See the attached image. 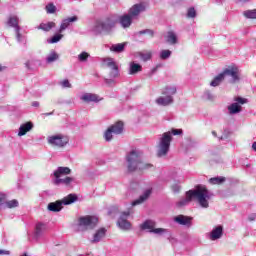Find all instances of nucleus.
Returning <instances> with one entry per match:
<instances>
[{"label": "nucleus", "instance_id": "20e7f679", "mask_svg": "<svg viewBox=\"0 0 256 256\" xmlns=\"http://www.w3.org/2000/svg\"><path fill=\"white\" fill-rule=\"evenodd\" d=\"M171 141H173V137L171 136V132L163 133L162 137L160 138V142L158 144V157H165L169 153V149L171 147Z\"/></svg>", "mask_w": 256, "mask_h": 256}, {"label": "nucleus", "instance_id": "423d86ee", "mask_svg": "<svg viewBox=\"0 0 256 256\" xmlns=\"http://www.w3.org/2000/svg\"><path fill=\"white\" fill-rule=\"evenodd\" d=\"M48 143L52 147H65L69 143V137L62 134L52 135L48 137Z\"/></svg>", "mask_w": 256, "mask_h": 256}, {"label": "nucleus", "instance_id": "e2e57ef3", "mask_svg": "<svg viewBox=\"0 0 256 256\" xmlns=\"http://www.w3.org/2000/svg\"><path fill=\"white\" fill-rule=\"evenodd\" d=\"M254 219L253 218H250V221H253Z\"/></svg>", "mask_w": 256, "mask_h": 256}, {"label": "nucleus", "instance_id": "603ef678", "mask_svg": "<svg viewBox=\"0 0 256 256\" xmlns=\"http://www.w3.org/2000/svg\"><path fill=\"white\" fill-rule=\"evenodd\" d=\"M7 199V195L3 194V193H0V203H3L5 202Z\"/></svg>", "mask_w": 256, "mask_h": 256}, {"label": "nucleus", "instance_id": "8fccbe9b", "mask_svg": "<svg viewBox=\"0 0 256 256\" xmlns=\"http://www.w3.org/2000/svg\"><path fill=\"white\" fill-rule=\"evenodd\" d=\"M172 191L174 193H179L181 191V186H179L177 184L172 185Z\"/></svg>", "mask_w": 256, "mask_h": 256}, {"label": "nucleus", "instance_id": "a19ab883", "mask_svg": "<svg viewBox=\"0 0 256 256\" xmlns=\"http://www.w3.org/2000/svg\"><path fill=\"white\" fill-rule=\"evenodd\" d=\"M187 17L189 19H195L197 17V11H195V8L191 7L187 11Z\"/></svg>", "mask_w": 256, "mask_h": 256}, {"label": "nucleus", "instance_id": "864d4df0", "mask_svg": "<svg viewBox=\"0 0 256 256\" xmlns=\"http://www.w3.org/2000/svg\"><path fill=\"white\" fill-rule=\"evenodd\" d=\"M39 102H37V101H34V102H32V107H39Z\"/></svg>", "mask_w": 256, "mask_h": 256}, {"label": "nucleus", "instance_id": "0eeeda50", "mask_svg": "<svg viewBox=\"0 0 256 256\" xmlns=\"http://www.w3.org/2000/svg\"><path fill=\"white\" fill-rule=\"evenodd\" d=\"M222 75L225 77H231L230 83H237L241 78L239 77V68L237 66H229L222 71Z\"/></svg>", "mask_w": 256, "mask_h": 256}, {"label": "nucleus", "instance_id": "6e6552de", "mask_svg": "<svg viewBox=\"0 0 256 256\" xmlns=\"http://www.w3.org/2000/svg\"><path fill=\"white\" fill-rule=\"evenodd\" d=\"M140 227L143 231L148 229L150 233H156L157 235H159V233H165V229L155 228V223L151 220L145 221Z\"/></svg>", "mask_w": 256, "mask_h": 256}, {"label": "nucleus", "instance_id": "e433bc0d", "mask_svg": "<svg viewBox=\"0 0 256 256\" xmlns=\"http://www.w3.org/2000/svg\"><path fill=\"white\" fill-rule=\"evenodd\" d=\"M57 59H59V54L52 52L50 55H48L46 61L47 63H54V61H57Z\"/></svg>", "mask_w": 256, "mask_h": 256}, {"label": "nucleus", "instance_id": "7ed1b4c3", "mask_svg": "<svg viewBox=\"0 0 256 256\" xmlns=\"http://www.w3.org/2000/svg\"><path fill=\"white\" fill-rule=\"evenodd\" d=\"M119 22V17L115 15H111L106 17L104 20H100L96 22V25L94 27V32L97 34L103 33H111V31L114 29V27Z\"/></svg>", "mask_w": 256, "mask_h": 256}, {"label": "nucleus", "instance_id": "f03ea898", "mask_svg": "<svg viewBox=\"0 0 256 256\" xmlns=\"http://www.w3.org/2000/svg\"><path fill=\"white\" fill-rule=\"evenodd\" d=\"M126 161L128 163V171L133 173V171H145V169H149L152 167L151 164H145L141 161L140 154L137 150H132L127 156Z\"/></svg>", "mask_w": 256, "mask_h": 256}, {"label": "nucleus", "instance_id": "c85d7f7f", "mask_svg": "<svg viewBox=\"0 0 256 256\" xmlns=\"http://www.w3.org/2000/svg\"><path fill=\"white\" fill-rule=\"evenodd\" d=\"M140 71H143V67L141 64H137L135 62H132L130 64V75H135L137 73H140Z\"/></svg>", "mask_w": 256, "mask_h": 256}, {"label": "nucleus", "instance_id": "6ab92c4d", "mask_svg": "<svg viewBox=\"0 0 256 256\" xmlns=\"http://www.w3.org/2000/svg\"><path fill=\"white\" fill-rule=\"evenodd\" d=\"M62 175H71V170L69 167H58V169L54 172L55 179H61Z\"/></svg>", "mask_w": 256, "mask_h": 256}, {"label": "nucleus", "instance_id": "5fc2aeb1", "mask_svg": "<svg viewBox=\"0 0 256 256\" xmlns=\"http://www.w3.org/2000/svg\"><path fill=\"white\" fill-rule=\"evenodd\" d=\"M3 253H5L6 255H9V251H6V252H5V251H3V250H0V255L3 254Z\"/></svg>", "mask_w": 256, "mask_h": 256}, {"label": "nucleus", "instance_id": "a211bd4d", "mask_svg": "<svg viewBox=\"0 0 256 256\" xmlns=\"http://www.w3.org/2000/svg\"><path fill=\"white\" fill-rule=\"evenodd\" d=\"M106 233H107V229L105 228L98 229L93 235L92 243H99V241H101V239L105 237Z\"/></svg>", "mask_w": 256, "mask_h": 256}, {"label": "nucleus", "instance_id": "37998d69", "mask_svg": "<svg viewBox=\"0 0 256 256\" xmlns=\"http://www.w3.org/2000/svg\"><path fill=\"white\" fill-rule=\"evenodd\" d=\"M168 93H170V95H175L177 93V88H175V87H172V88L165 87L164 91H163V95H167Z\"/></svg>", "mask_w": 256, "mask_h": 256}, {"label": "nucleus", "instance_id": "bb28decb", "mask_svg": "<svg viewBox=\"0 0 256 256\" xmlns=\"http://www.w3.org/2000/svg\"><path fill=\"white\" fill-rule=\"evenodd\" d=\"M222 81H225V78L221 72L220 74L214 77V79L210 82V85L211 87H219Z\"/></svg>", "mask_w": 256, "mask_h": 256}, {"label": "nucleus", "instance_id": "c9c22d12", "mask_svg": "<svg viewBox=\"0 0 256 256\" xmlns=\"http://www.w3.org/2000/svg\"><path fill=\"white\" fill-rule=\"evenodd\" d=\"M243 15L247 19H256V9L245 11Z\"/></svg>", "mask_w": 256, "mask_h": 256}, {"label": "nucleus", "instance_id": "09e8293b", "mask_svg": "<svg viewBox=\"0 0 256 256\" xmlns=\"http://www.w3.org/2000/svg\"><path fill=\"white\" fill-rule=\"evenodd\" d=\"M60 85H62V87H64V88L71 89V83L67 79L60 82Z\"/></svg>", "mask_w": 256, "mask_h": 256}, {"label": "nucleus", "instance_id": "9d476101", "mask_svg": "<svg viewBox=\"0 0 256 256\" xmlns=\"http://www.w3.org/2000/svg\"><path fill=\"white\" fill-rule=\"evenodd\" d=\"M127 217H129V212H123L117 222L118 227L124 231L131 229V222L127 221Z\"/></svg>", "mask_w": 256, "mask_h": 256}, {"label": "nucleus", "instance_id": "4d7b16f0", "mask_svg": "<svg viewBox=\"0 0 256 256\" xmlns=\"http://www.w3.org/2000/svg\"><path fill=\"white\" fill-rule=\"evenodd\" d=\"M252 149H253L254 151H256V142H254V143L252 144Z\"/></svg>", "mask_w": 256, "mask_h": 256}, {"label": "nucleus", "instance_id": "39448f33", "mask_svg": "<svg viewBox=\"0 0 256 256\" xmlns=\"http://www.w3.org/2000/svg\"><path fill=\"white\" fill-rule=\"evenodd\" d=\"M99 223V219L95 216H83L78 219V225L82 228V231H88L89 229H95Z\"/></svg>", "mask_w": 256, "mask_h": 256}, {"label": "nucleus", "instance_id": "aec40b11", "mask_svg": "<svg viewBox=\"0 0 256 256\" xmlns=\"http://www.w3.org/2000/svg\"><path fill=\"white\" fill-rule=\"evenodd\" d=\"M150 196H151V189H148L144 192L143 195H141L138 199L132 202L133 207H135V205H141V203H144V201H147V199H149Z\"/></svg>", "mask_w": 256, "mask_h": 256}, {"label": "nucleus", "instance_id": "ddd939ff", "mask_svg": "<svg viewBox=\"0 0 256 256\" xmlns=\"http://www.w3.org/2000/svg\"><path fill=\"white\" fill-rule=\"evenodd\" d=\"M118 21L124 29H127L128 27H131V23H133V17L129 14H126V15L120 16L118 18Z\"/></svg>", "mask_w": 256, "mask_h": 256}, {"label": "nucleus", "instance_id": "412c9836", "mask_svg": "<svg viewBox=\"0 0 256 256\" xmlns=\"http://www.w3.org/2000/svg\"><path fill=\"white\" fill-rule=\"evenodd\" d=\"M174 221L179 225H191V217L185 215H178L174 218Z\"/></svg>", "mask_w": 256, "mask_h": 256}, {"label": "nucleus", "instance_id": "2eb2a0df", "mask_svg": "<svg viewBox=\"0 0 256 256\" xmlns=\"http://www.w3.org/2000/svg\"><path fill=\"white\" fill-rule=\"evenodd\" d=\"M33 129V122H26L22 124L19 128L18 137H23V135H27L29 131Z\"/></svg>", "mask_w": 256, "mask_h": 256}, {"label": "nucleus", "instance_id": "ea45409f", "mask_svg": "<svg viewBox=\"0 0 256 256\" xmlns=\"http://www.w3.org/2000/svg\"><path fill=\"white\" fill-rule=\"evenodd\" d=\"M6 206L8 207V209H14V207H19V201L15 199L7 201Z\"/></svg>", "mask_w": 256, "mask_h": 256}, {"label": "nucleus", "instance_id": "49530a36", "mask_svg": "<svg viewBox=\"0 0 256 256\" xmlns=\"http://www.w3.org/2000/svg\"><path fill=\"white\" fill-rule=\"evenodd\" d=\"M60 39H63V34H56L52 37L50 43H59Z\"/></svg>", "mask_w": 256, "mask_h": 256}, {"label": "nucleus", "instance_id": "f8f14e48", "mask_svg": "<svg viewBox=\"0 0 256 256\" xmlns=\"http://www.w3.org/2000/svg\"><path fill=\"white\" fill-rule=\"evenodd\" d=\"M146 9L147 7L144 3L135 4L129 9V15L132 17H137V15H139L140 13L146 11Z\"/></svg>", "mask_w": 256, "mask_h": 256}, {"label": "nucleus", "instance_id": "3c124183", "mask_svg": "<svg viewBox=\"0 0 256 256\" xmlns=\"http://www.w3.org/2000/svg\"><path fill=\"white\" fill-rule=\"evenodd\" d=\"M183 130L181 129H172V135H181Z\"/></svg>", "mask_w": 256, "mask_h": 256}, {"label": "nucleus", "instance_id": "f257e3e1", "mask_svg": "<svg viewBox=\"0 0 256 256\" xmlns=\"http://www.w3.org/2000/svg\"><path fill=\"white\" fill-rule=\"evenodd\" d=\"M193 199H196L201 207L207 209V207H209L210 199L207 186L196 185L194 190L187 191L186 199L178 202V207L187 205V203H190V201H193Z\"/></svg>", "mask_w": 256, "mask_h": 256}, {"label": "nucleus", "instance_id": "79ce46f5", "mask_svg": "<svg viewBox=\"0 0 256 256\" xmlns=\"http://www.w3.org/2000/svg\"><path fill=\"white\" fill-rule=\"evenodd\" d=\"M138 35H149L150 37H155V32L151 29H145L138 32Z\"/></svg>", "mask_w": 256, "mask_h": 256}, {"label": "nucleus", "instance_id": "f3484780", "mask_svg": "<svg viewBox=\"0 0 256 256\" xmlns=\"http://www.w3.org/2000/svg\"><path fill=\"white\" fill-rule=\"evenodd\" d=\"M63 201L57 200L56 202H52L48 204V210L53 211L54 213H59L61 209H63Z\"/></svg>", "mask_w": 256, "mask_h": 256}, {"label": "nucleus", "instance_id": "9b49d317", "mask_svg": "<svg viewBox=\"0 0 256 256\" xmlns=\"http://www.w3.org/2000/svg\"><path fill=\"white\" fill-rule=\"evenodd\" d=\"M80 99L83 103H99V101H103V98L93 93H84Z\"/></svg>", "mask_w": 256, "mask_h": 256}, {"label": "nucleus", "instance_id": "cd10ccee", "mask_svg": "<svg viewBox=\"0 0 256 256\" xmlns=\"http://www.w3.org/2000/svg\"><path fill=\"white\" fill-rule=\"evenodd\" d=\"M57 24H55V22H47V23H41L38 26V29H41V31H51V29H53L54 27H56Z\"/></svg>", "mask_w": 256, "mask_h": 256}, {"label": "nucleus", "instance_id": "a18cd8bd", "mask_svg": "<svg viewBox=\"0 0 256 256\" xmlns=\"http://www.w3.org/2000/svg\"><path fill=\"white\" fill-rule=\"evenodd\" d=\"M78 59L81 62H85L87 61V59H89V53L87 52H82L80 55H78Z\"/></svg>", "mask_w": 256, "mask_h": 256}, {"label": "nucleus", "instance_id": "bf43d9fd", "mask_svg": "<svg viewBox=\"0 0 256 256\" xmlns=\"http://www.w3.org/2000/svg\"><path fill=\"white\" fill-rule=\"evenodd\" d=\"M212 135H214V137H217V132L212 131Z\"/></svg>", "mask_w": 256, "mask_h": 256}, {"label": "nucleus", "instance_id": "4be33fe9", "mask_svg": "<svg viewBox=\"0 0 256 256\" xmlns=\"http://www.w3.org/2000/svg\"><path fill=\"white\" fill-rule=\"evenodd\" d=\"M123 127H124V124L122 121H118L110 126L114 135H121V133H123Z\"/></svg>", "mask_w": 256, "mask_h": 256}, {"label": "nucleus", "instance_id": "13d9d810", "mask_svg": "<svg viewBox=\"0 0 256 256\" xmlns=\"http://www.w3.org/2000/svg\"><path fill=\"white\" fill-rule=\"evenodd\" d=\"M4 69H6V67L0 65V73H1V71H3Z\"/></svg>", "mask_w": 256, "mask_h": 256}, {"label": "nucleus", "instance_id": "c756f323", "mask_svg": "<svg viewBox=\"0 0 256 256\" xmlns=\"http://www.w3.org/2000/svg\"><path fill=\"white\" fill-rule=\"evenodd\" d=\"M167 43L175 45L177 43V35L173 31H169L166 38Z\"/></svg>", "mask_w": 256, "mask_h": 256}, {"label": "nucleus", "instance_id": "680f3d73", "mask_svg": "<svg viewBox=\"0 0 256 256\" xmlns=\"http://www.w3.org/2000/svg\"><path fill=\"white\" fill-rule=\"evenodd\" d=\"M21 256H27V253H24L23 255H21Z\"/></svg>", "mask_w": 256, "mask_h": 256}, {"label": "nucleus", "instance_id": "b1692460", "mask_svg": "<svg viewBox=\"0 0 256 256\" xmlns=\"http://www.w3.org/2000/svg\"><path fill=\"white\" fill-rule=\"evenodd\" d=\"M228 111L230 115H237V113H241L242 107L238 103H232L230 106H228Z\"/></svg>", "mask_w": 256, "mask_h": 256}, {"label": "nucleus", "instance_id": "de8ad7c7", "mask_svg": "<svg viewBox=\"0 0 256 256\" xmlns=\"http://www.w3.org/2000/svg\"><path fill=\"white\" fill-rule=\"evenodd\" d=\"M234 101H236V103H238L240 105H245V103H247V99L241 98V97L234 98Z\"/></svg>", "mask_w": 256, "mask_h": 256}, {"label": "nucleus", "instance_id": "5701e85b", "mask_svg": "<svg viewBox=\"0 0 256 256\" xmlns=\"http://www.w3.org/2000/svg\"><path fill=\"white\" fill-rule=\"evenodd\" d=\"M8 25L10 27H14L17 31L18 37H21V34H19V18L17 16L10 17L8 20Z\"/></svg>", "mask_w": 256, "mask_h": 256}, {"label": "nucleus", "instance_id": "c03bdc74", "mask_svg": "<svg viewBox=\"0 0 256 256\" xmlns=\"http://www.w3.org/2000/svg\"><path fill=\"white\" fill-rule=\"evenodd\" d=\"M171 57V50H163L160 54L161 59H169Z\"/></svg>", "mask_w": 256, "mask_h": 256}, {"label": "nucleus", "instance_id": "a878e982", "mask_svg": "<svg viewBox=\"0 0 256 256\" xmlns=\"http://www.w3.org/2000/svg\"><path fill=\"white\" fill-rule=\"evenodd\" d=\"M71 183H73V178L67 176L65 178H58L55 179L54 181V185H71Z\"/></svg>", "mask_w": 256, "mask_h": 256}, {"label": "nucleus", "instance_id": "1a4fd4ad", "mask_svg": "<svg viewBox=\"0 0 256 256\" xmlns=\"http://www.w3.org/2000/svg\"><path fill=\"white\" fill-rule=\"evenodd\" d=\"M104 63L106 67H109V69H111L110 77H113V78L119 77V66H117V63L113 61L112 58H106L104 60Z\"/></svg>", "mask_w": 256, "mask_h": 256}, {"label": "nucleus", "instance_id": "393cba45", "mask_svg": "<svg viewBox=\"0 0 256 256\" xmlns=\"http://www.w3.org/2000/svg\"><path fill=\"white\" fill-rule=\"evenodd\" d=\"M156 103H158V105H171V103H173V97L171 96H165V97H159L156 100Z\"/></svg>", "mask_w": 256, "mask_h": 256}, {"label": "nucleus", "instance_id": "72a5a7b5", "mask_svg": "<svg viewBox=\"0 0 256 256\" xmlns=\"http://www.w3.org/2000/svg\"><path fill=\"white\" fill-rule=\"evenodd\" d=\"M44 231H47V225H45L44 223H38L36 225V231H35L37 237H39V235H42Z\"/></svg>", "mask_w": 256, "mask_h": 256}, {"label": "nucleus", "instance_id": "2f4dec72", "mask_svg": "<svg viewBox=\"0 0 256 256\" xmlns=\"http://www.w3.org/2000/svg\"><path fill=\"white\" fill-rule=\"evenodd\" d=\"M75 201H77V196L75 194H69L62 200L64 205H71V203H75Z\"/></svg>", "mask_w": 256, "mask_h": 256}, {"label": "nucleus", "instance_id": "4c0bfd02", "mask_svg": "<svg viewBox=\"0 0 256 256\" xmlns=\"http://www.w3.org/2000/svg\"><path fill=\"white\" fill-rule=\"evenodd\" d=\"M45 9H46V13H49V14L56 13L57 11V7L53 3H49L48 5H46Z\"/></svg>", "mask_w": 256, "mask_h": 256}, {"label": "nucleus", "instance_id": "052dcab7", "mask_svg": "<svg viewBox=\"0 0 256 256\" xmlns=\"http://www.w3.org/2000/svg\"><path fill=\"white\" fill-rule=\"evenodd\" d=\"M26 67H27V69H31V68L29 67V62H26Z\"/></svg>", "mask_w": 256, "mask_h": 256}, {"label": "nucleus", "instance_id": "58836bf2", "mask_svg": "<svg viewBox=\"0 0 256 256\" xmlns=\"http://www.w3.org/2000/svg\"><path fill=\"white\" fill-rule=\"evenodd\" d=\"M105 141H112L113 139V130L109 127L104 133Z\"/></svg>", "mask_w": 256, "mask_h": 256}, {"label": "nucleus", "instance_id": "dca6fc26", "mask_svg": "<svg viewBox=\"0 0 256 256\" xmlns=\"http://www.w3.org/2000/svg\"><path fill=\"white\" fill-rule=\"evenodd\" d=\"M223 236V226H218L214 228L210 234L211 241H217V239H221Z\"/></svg>", "mask_w": 256, "mask_h": 256}, {"label": "nucleus", "instance_id": "4468645a", "mask_svg": "<svg viewBox=\"0 0 256 256\" xmlns=\"http://www.w3.org/2000/svg\"><path fill=\"white\" fill-rule=\"evenodd\" d=\"M77 16H72V17H68L66 19H64L60 25L59 28V33H63V31H65V29H67V27H69V25H71V23H75V21H77Z\"/></svg>", "mask_w": 256, "mask_h": 256}, {"label": "nucleus", "instance_id": "7c9ffc66", "mask_svg": "<svg viewBox=\"0 0 256 256\" xmlns=\"http://www.w3.org/2000/svg\"><path fill=\"white\" fill-rule=\"evenodd\" d=\"M138 56L142 61H150L151 57H153V52L151 51L139 52Z\"/></svg>", "mask_w": 256, "mask_h": 256}, {"label": "nucleus", "instance_id": "f704fd0d", "mask_svg": "<svg viewBox=\"0 0 256 256\" xmlns=\"http://www.w3.org/2000/svg\"><path fill=\"white\" fill-rule=\"evenodd\" d=\"M209 182L212 185H221V183H225V177H214L210 178Z\"/></svg>", "mask_w": 256, "mask_h": 256}, {"label": "nucleus", "instance_id": "6e6d98bb", "mask_svg": "<svg viewBox=\"0 0 256 256\" xmlns=\"http://www.w3.org/2000/svg\"><path fill=\"white\" fill-rule=\"evenodd\" d=\"M45 117H49V115H53V111L50 113H44Z\"/></svg>", "mask_w": 256, "mask_h": 256}, {"label": "nucleus", "instance_id": "473e14b6", "mask_svg": "<svg viewBox=\"0 0 256 256\" xmlns=\"http://www.w3.org/2000/svg\"><path fill=\"white\" fill-rule=\"evenodd\" d=\"M124 50H125V44L123 43L115 44L110 47V51H113L114 53H121Z\"/></svg>", "mask_w": 256, "mask_h": 256}]
</instances>
